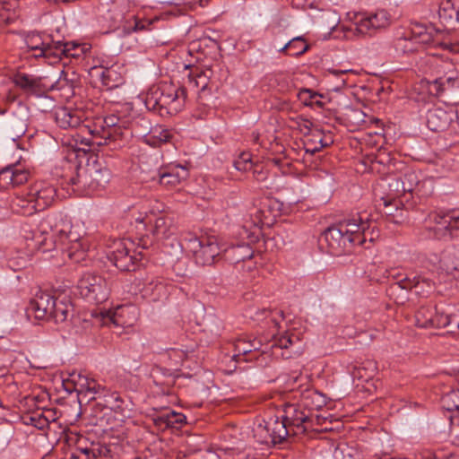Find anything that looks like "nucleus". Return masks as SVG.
Returning a JSON list of instances; mask_svg holds the SVG:
<instances>
[{"mask_svg":"<svg viewBox=\"0 0 459 459\" xmlns=\"http://www.w3.org/2000/svg\"><path fill=\"white\" fill-rule=\"evenodd\" d=\"M299 342L297 334L291 332H285L281 335H273L267 343H263L261 339L252 336H242L238 338L234 343L233 359L237 362L249 361L256 358V353H266L269 350L274 357L289 358L290 348Z\"/></svg>","mask_w":459,"mask_h":459,"instance_id":"f257e3e1","label":"nucleus"},{"mask_svg":"<svg viewBox=\"0 0 459 459\" xmlns=\"http://www.w3.org/2000/svg\"><path fill=\"white\" fill-rule=\"evenodd\" d=\"M136 123L123 119L116 115L108 116L98 119L92 126L86 125L91 139V145H112V148H118L123 145L125 140L134 134Z\"/></svg>","mask_w":459,"mask_h":459,"instance_id":"f03ea898","label":"nucleus"},{"mask_svg":"<svg viewBox=\"0 0 459 459\" xmlns=\"http://www.w3.org/2000/svg\"><path fill=\"white\" fill-rule=\"evenodd\" d=\"M186 98V87H175L164 83L151 89L145 98L148 109L158 111L161 116L175 115L181 110Z\"/></svg>","mask_w":459,"mask_h":459,"instance_id":"7ed1b4c3","label":"nucleus"},{"mask_svg":"<svg viewBox=\"0 0 459 459\" xmlns=\"http://www.w3.org/2000/svg\"><path fill=\"white\" fill-rule=\"evenodd\" d=\"M77 290L82 298L96 304L106 301L109 295L106 279L91 272L82 274L77 282Z\"/></svg>","mask_w":459,"mask_h":459,"instance_id":"20e7f679","label":"nucleus"},{"mask_svg":"<svg viewBox=\"0 0 459 459\" xmlns=\"http://www.w3.org/2000/svg\"><path fill=\"white\" fill-rule=\"evenodd\" d=\"M314 420H319V418H313V413L301 407L299 402L285 406L280 422H283L285 428L290 429V435H299L315 429Z\"/></svg>","mask_w":459,"mask_h":459,"instance_id":"39448f33","label":"nucleus"},{"mask_svg":"<svg viewBox=\"0 0 459 459\" xmlns=\"http://www.w3.org/2000/svg\"><path fill=\"white\" fill-rule=\"evenodd\" d=\"M111 178L109 169L98 160L87 165L82 172H78L76 178H72L70 183L87 187L91 191L105 187Z\"/></svg>","mask_w":459,"mask_h":459,"instance_id":"423d86ee","label":"nucleus"},{"mask_svg":"<svg viewBox=\"0 0 459 459\" xmlns=\"http://www.w3.org/2000/svg\"><path fill=\"white\" fill-rule=\"evenodd\" d=\"M133 243L124 239L115 240L108 255L111 263L120 271H134L143 255L142 252L133 250Z\"/></svg>","mask_w":459,"mask_h":459,"instance_id":"0eeeda50","label":"nucleus"},{"mask_svg":"<svg viewBox=\"0 0 459 459\" xmlns=\"http://www.w3.org/2000/svg\"><path fill=\"white\" fill-rule=\"evenodd\" d=\"M427 229L431 236L437 239L448 238L454 230H459V209H452L446 212H432L426 220Z\"/></svg>","mask_w":459,"mask_h":459,"instance_id":"6e6552de","label":"nucleus"},{"mask_svg":"<svg viewBox=\"0 0 459 459\" xmlns=\"http://www.w3.org/2000/svg\"><path fill=\"white\" fill-rule=\"evenodd\" d=\"M253 433L258 443L270 446L282 443L290 436V429L285 428L283 422H280L279 417H271L257 424Z\"/></svg>","mask_w":459,"mask_h":459,"instance_id":"1a4fd4ad","label":"nucleus"},{"mask_svg":"<svg viewBox=\"0 0 459 459\" xmlns=\"http://www.w3.org/2000/svg\"><path fill=\"white\" fill-rule=\"evenodd\" d=\"M70 227V221L64 219L59 214H48L44 217L37 226V230L26 233L24 238L27 239L36 240L41 236H49L51 240L55 243L57 240L59 233H64L65 230Z\"/></svg>","mask_w":459,"mask_h":459,"instance_id":"9d476101","label":"nucleus"},{"mask_svg":"<svg viewBox=\"0 0 459 459\" xmlns=\"http://www.w3.org/2000/svg\"><path fill=\"white\" fill-rule=\"evenodd\" d=\"M343 228L338 223L329 226L322 234L320 241L325 243L327 250L333 255H342L351 252L353 247L351 238H348L343 233Z\"/></svg>","mask_w":459,"mask_h":459,"instance_id":"9b49d317","label":"nucleus"},{"mask_svg":"<svg viewBox=\"0 0 459 459\" xmlns=\"http://www.w3.org/2000/svg\"><path fill=\"white\" fill-rule=\"evenodd\" d=\"M343 228V233L348 238H351L352 247L363 245L366 241L367 231L370 227V221L361 213H357L351 217L343 219L337 222Z\"/></svg>","mask_w":459,"mask_h":459,"instance_id":"f8f14e48","label":"nucleus"},{"mask_svg":"<svg viewBox=\"0 0 459 459\" xmlns=\"http://www.w3.org/2000/svg\"><path fill=\"white\" fill-rule=\"evenodd\" d=\"M100 314L104 325L112 324L121 327L133 326L138 318V310L132 305L118 306L114 310H106Z\"/></svg>","mask_w":459,"mask_h":459,"instance_id":"ddd939ff","label":"nucleus"},{"mask_svg":"<svg viewBox=\"0 0 459 459\" xmlns=\"http://www.w3.org/2000/svg\"><path fill=\"white\" fill-rule=\"evenodd\" d=\"M213 72L210 67L194 66L190 68L188 87L202 96H206L212 91V76Z\"/></svg>","mask_w":459,"mask_h":459,"instance_id":"4468645a","label":"nucleus"},{"mask_svg":"<svg viewBox=\"0 0 459 459\" xmlns=\"http://www.w3.org/2000/svg\"><path fill=\"white\" fill-rule=\"evenodd\" d=\"M390 16L385 10L377 11L368 16L361 17L355 22L354 30L359 35L371 34L390 25Z\"/></svg>","mask_w":459,"mask_h":459,"instance_id":"2eb2a0df","label":"nucleus"},{"mask_svg":"<svg viewBox=\"0 0 459 459\" xmlns=\"http://www.w3.org/2000/svg\"><path fill=\"white\" fill-rule=\"evenodd\" d=\"M29 192L39 211L49 207L56 196V188L47 182L35 183L29 188Z\"/></svg>","mask_w":459,"mask_h":459,"instance_id":"dca6fc26","label":"nucleus"},{"mask_svg":"<svg viewBox=\"0 0 459 459\" xmlns=\"http://www.w3.org/2000/svg\"><path fill=\"white\" fill-rule=\"evenodd\" d=\"M56 299L49 292L39 290L31 299L28 309L34 315L35 318L46 320L51 315Z\"/></svg>","mask_w":459,"mask_h":459,"instance_id":"f3484780","label":"nucleus"},{"mask_svg":"<svg viewBox=\"0 0 459 459\" xmlns=\"http://www.w3.org/2000/svg\"><path fill=\"white\" fill-rule=\"evenodd\" d=\"M25 41L30 50L38 52L34 54L36 57H44L48 59L49 63H53L56 42L52 41L48 37L43 39L38 33L29 34Z\"/></svg>","mask_w":459,"mask_h":459,"instance_id":"a211bd4d","label":"nucleus"},{"mask_svg":"<svg viewBox=\"0 0 459 459\" xmlns=\"http://www.w3.org/2000/svg\"><path fill=\"white\" fill-rule=\"evenodd\" d=\"M54 48L55 55L53 63H56L64 57L75 59L82 58L91 48L88 44H79L73 41H56V47H54Z\"/></svg>","mask_w":459,"mask_h":459,"instance_id":"6ab92c4d","label":"nucleus"},{"mask_svg":"<svg viewBox=\"0 0 459 459\" xmlns=\"http://www.w3.org/2000/svg\"><path fill=\"white\" fill-rule=\"evenodd\" d=\"M454 117V113L443 108H430L426 116L427 126L433 132H443L449 127Z\"/></svg>","mask_w":459,"mask_h":459,"instance_id":"aec40b11","label":"nucleus"},{"mask_svg":"<svg viewBox=\"0 0 459 459\" xmlns=\"http://www.w3.org/2000/svg\"><path fill=\"white\" fill-rule=\"evenodd\" d=\"M140 222L144 224H151L152 226V234L158 239H166L175 234L176 228L173 224L172 219L166 216H160L154 220L147 215L146 217L139 220Z\"/></svg>","mask_w":459,"mask_h":459,"instance_id":"412c9836","label":"nucleus"},{"mask_svg":"<svg viewBox=\"0 0 459 459\" xmlns=\"http://www.w3.org/2000/svg\"><path fill=\"white\" fill-rule=\"evenodd\" d=\"M29 172L17 167H6L0 170V189L6 190L27 182Z\"/></svg>","mask_w":459,"mask_h":459,"instance_id":"4be33fe9","label":"nucleus"},{"mask_svg":"<svg viewBox=\"0 0 459 459\" xmlns=\"http://www.w3.org/2000/svg\"><path fill=\"white\" fill-rule=\"evenodd\" d=\"M119 67L106 66V69H100L99 67H91V74L93 76L99 77L103 84L108 90L115 89L123 83V77L118 72Z\"/></svg>","mask_w":459,"mask_h":459,"instance_id":"5701e85b","label":"nucleus"},{"mask_svg":"<svg viewBox=\"0 0 459 459\" xmlns=\"http://www.w3.org/2000/svg\"><path fill=\"white\" fill-rule=\"evenodd\" d=\"M220 254L221 251L216 238L213 236L204 237V244L195 260L198 264L211 265Z\"/></svg>","mask_w":459,"mask_h":459,"instance_id":"b1692460","label":"nucleus"},{"mask_svg":"<svg viewBox=\"0 0 459 459\" xmlns=\"http://www.w3.org/2000/svg\"><path fill=\"white\" fill-rule=\"evenodd\" d=\"M54 116L56 125L63 129L74 128L82 123L80 112L66 107L57 108Z\"/></svg>","mask_w":459,"mask_h":459,"instance_id":"393cba45","label":"nucleus"},{"mask_svg":"<svg viewBox=\"0 0 459 459\" xmlns=\"http://www.w3.org/2000/svg\"><path fill=\"white\" fill-rule=\"evenodd\" d=\"M13 82L28 94H39L46 89L40 78L22 73L14 75Z\"/></svg>","mask_w":459,"mask_h":459,"instance_id":"a878e982","label":"nucleus"},{"mask_svg":"<svg viewBox=\"0 0 459 459\" xmlns=\"http://www.w3.org/2000/svg\"><path fill=\"white\" fill-rule=\"evenodd\" d=\"M245 316L254 321H263L270 316L271 322L278 326L280 320L284 319V313L282 310L260 308L256 306H250L245 311Z\"/></svg>","mask_w":459,"mask_h":459,"instance_id":"bb28decb","label":"nucleus"},{"mask_svg":"<svg viewBox=\"0 0 459 459\" xmlns=\"http://www.w3.org/2000/svg\"><path fill=\"white\" fill-rule=\"evenodd\" d=\"M189 176L188 170L184 167H176L168 172L159 173V182L168 188H174L185 181Z\"/></svg>","mask_w":459,"mask_h":459,"instance_id":"cd10ccee","label":"nucleus"},{"mask_svg":"<svg viewBox=\"0 0 459 459\" xmlns=\"http://www.w3.org/2000/svg\"><path fill=\"white\" fill-rule=\"evenodd\" d=\"M459 13V0H443L438 9L440 21L446 26L457 23Z\"/></svg>","mask_w":459,"mask_h":459,"instance_id":"c85d7f7f","label":"nucleus"},{"mask_svg":"<svg viewBox=\"0 0 459 459\" xmlns=\"http://www.w3.org/2000/svg\"><path fill=\"white\" fill-rule=\"evenodd\" d=\"M13 211L22 215L30 216L39 212L33 198H30V192L17 195L11 204Z\"/></svg>","mask_w":459,"mask_h":459,"instance_id":"c756f323","label":"nucleus"},{"mask_svg":"<svg viewBox=\"0 0 459 459\" xmlns=\"http://www.w3.org/2000/svg\"><path fill=\"white\" fill-rule=\"evenodd\" d=\"M142 295L151 301L160 300L166 295V286L158 278L147 277L142 289Z\"/></svg>","mask_w":459,"mask_h":459,"instance_id":"7c9ffc66","label":"nucleus"},{"mask_svg":"<svg viewBox=\"0 0 459 459\" xmlns=\"http://www.w3.org/2000/svg\"><path fill=\"white\" fill-rule=\"evenodd\" d=\"M299 402L300 406L310 413L322 409L326 404L325 395L314 389L306 390Z\"/></svg>","mask_w":459,"mask_h":459,"instance_id":"2f4dec72","label":"nucleus"},{"mask_svg":"<svg viewBox=\"0 0 459 459\" xmlns=\"http://www.w3.org/2000/svg\"><path fill=\"white\" fill-rule=\"evenodd\" d=\"M253 255L254 251L247 244L232 246L224 250L225 259L232 264H239L240 262L250 260Z\"/></svg>","mask_w":459,"mask_h":459,"instance_id":"473e14b6","label":"nucleus"},{"mask_svg":"<svg viewBox=\"0 0 459 459\" xmlns=\"http://www.w3.org/2000/svg\"><path fill=\"white\" fill-rule=\"evenodd\" d=\"M172 138L170 130L163 126L157 125L152 127L149 133L144 135V142L153 147L168 143Z\"/></svg>","mask_w":459,"mask_h":459,"instance_id":"72a5a7b5","label":"nucleus"},{"mask_svg":"<svg viewBox=\"0 0 459 459\" xmlns=\"http://www.w3.org/2000/svg\"><path fill=\"white\" fill-rule=\"evenodd\" d=\"M53 307L49 318H47L46 320H52L56 324L65 322L69 314L73 311L72 304L65 298L61 299L56 298L53 303Z\"/></svg>","mask_w":459,"mask_h":459,"instance_id":"f704fd0d","label":"nucleus"},{"mask_svg":"<svg viewBox=\"0 0 459 459\" xmlns=\"http://www.w3.org/2000/svg\"><path fill=\"white\" fill-rule=\"evenodd\" d=\"M186 416L174 411H166L154 419L155 425L159 428H179L186 422Z\"/></svg>","mask_w":459,"mask_h":459,"instance_id":"c9c22d12","label":"nucleus"},{"mask_svg":"<svg viewBox=\"0 0 459 459\" xmlns=\"http://www.w3.org/2000/svg\"><path fill=\"white\" fill-rule=\"evenodd\" d=\"M60 248L64 255H66L71 261L78 264L86 259L89 251V243L88 241L71 243V245Z\"/></svg>","mask_w":459,"mask_h":459,"instance_id":"e433bc0d","label":"nucleus"},{"mask_svg":"<svg viewBox=\"0 0 459 459\" xmlns=\"http://www.w3.org/2000/svg\"><path fill=\"white\" fill-rule=\"evenodd\" d=\"M27 127L28 123L25 115L17 117L13 114L8 122V132L13 140L22 137L26 133Z\"/></svg>","mask_w":459,"mask_h":459,"instance_id":"4c0bfd02","label":"nucleus"},{"mask_svg":"<svg viewBox=\"0 0 459 459\" xmlns=\"http://www.w3.org/2000/svg\"><path fill=\"white\" fill-rule=\"evenodd\" d=\"M456 83V80L452 77H440L432 82L429 91L432 94L440 97L451 91Z\"/></svg>","mask_w":459,"mask_h":459,"instance_id":"58836bf2","label":"nucleus"},{"mask_svg":"<svg viewBox=\"0 0 459 459\" xmlns=\"http://www.w3.org/2000/svg\"><path fill=\"white\" fill-rule=\"evenodd\" d=\"M88 241L86 238H82L81 235L74 230V226L70 222V227L68 230H65L64 233H59L57 237V240L55 239V246L56 247H63L71 243L76 242H85Z\"/></svg>","mask_w":459,"mask_h":459,"instance_id":"ea45409f","label":"nucleus"},{"mask_svg":"<svg viewBox=\"0 0 459 459\" xmlns=\"http://www.w3.org/2000/svg\"><path fill=\"white\" fill-rule=\"evenodd\" d=\"M408 35L420 46L430 44L433 41L432 34L421 24H415Z\"/></svg>","mask_w":459,"mask_h":459,"instance_id":"a19ab883","label":"nucleus"},{"mask_svg":"<svg viewBox=\"0 0 459 459\" xmlns=\"http://www.w3.org/2000/svg\"><path fill=\"white\" fill-rule=\"evenodd\" d=\"M16 0H0V22L10 23L16 17Z\"/></svg>","mask_w":459,"mask_h":459,"instance_id":"79ce46f5","label":"nucleus"},{"mask_svg":"<svg viewBox=\"0 0 459 459\" xmlns=\"http://www.w3.org/2000/svg\"><path fill=\"white\" fill-rule=\"evenodd\" d=\"M446 273L454 278L459 277V249L449 252L443 259Z\"/></svg>","mask_w":459,"mask_h":459,"instance_id":"37998d69","label":"nucleus"},{"mask_svg":"<svg viewBox=\"0 0 459 459\" xmlns=\"http://www.w3.org/2000/svg\"><path fill=\"white\" fill-rule=\"evenodd\" d=\"M77 385L80 387V392H85L86 394L91 395L98 394L101 389V385H99L94 379L81 374L78 375ZM93 398L94 396L90 397V399Z\"/></svg>","mask_w":459,"mask_h":459,"instance_id":"c03bdc74","label":"nucleus"},{"mask_svg":"<svg viewBox=\"0 0 459 459\" xmlns=\"http://www.w3.org/2000/svg\"><path fill=\"white\" fill-rule=\"evenodd\" d=\"M434 312L431 307H421L415 314V322L419 327L429 328L433 325Z\"/></svg>","mask_w":459,"mask_h":459,"instance_id":"a18cd8bd","label":"nucleus"},{"mask_svg":"<svg viewBox=\"0 0 459 459\" xmlns=\"http://www.w3.org/2000/svg\"><path fill=\"white\" fill-rule=\"evenodd\" d=\"M419 45L407 34L399 37L394 41V48L402 53H412L418 51Z\"/></svg>","mask_w":459,"mask_h":459,"instance_id":"49530a36","label":"nucleus"},{"mask_svg":"<svg viewBox=\"0 0 459 459\" xmlns=\"http://www.w3.org/2000/svg\"><path fill=\"white\" fill-rule=\"evenodd\" d=\"M298 97L306 106L323 107V102L319 100L321 95L309 89H301L298 93Z\"/></svg>","mask_w":459,"mask_h":459,"instance_id":"de8ad7c7","label":"nucleus"},{"mask_svg":"<svg viewBox=\"0 0 459 459\" xmlns=\"http://www.w3.org/2000/svg\"><path fill=\"white\" fill-rule=\"evenodd\" d=\"M456 320H458V319L456 318V316L455 315H452V314H449L446 312H443V311H438L437 309L434 314L432 327H437V328L449 327L450 325H455V322Z\"/></svg>","mask_w":459,"mask_h":459,"instance_id":"09e8293b","label":"nucleus"},{"mask_svg":"<svg viewBox=\"0 0 459 459\" xmlns=\"http://www.w3.org/2000/svg\"><path fill=\"white\" fill-rule=\"evenodd\" d=\"M376 367L372 362L368 363V367H355L351 372L352 377L361 382H368L374 376Z\"/></svg>","mask_w":459,"mask_h":459,"instance_id":"8fccbe9b","label":"nucleus"},{"mask_svg":"<svg viewBox=\"0 0 459 459\" xmlns=\"http://www.w3.org/2000/svg\"><path fill=\"white\" fill-rule=\"evenodd\" d=\"M335 459H360V453L353 446L340 444L333 454Z\"/></svg>","mask_w":459,"mask_h":459,"instance_id":"3c124183","label":"nucleus"},{"mask_svg":"<svg viewBox=\"0 0 459 459\" xmlns=\"http://www.w3.org/2000/svg\"><path fill=\"white\" fill-rule=\"evenodd\" d=\"M290 52L292 56H299L307 52L309 46L306 43L303 37H296L289 41Z\"/></svg>","mask_w":459,"mask_h":459,"instance_id":"603ef678","label":"nucleus"},{"mask_svg":"<svg viewBox=\"0 0 459 459\" xmlns=\"http://www.w3.org/2000/svg\"><path fill=\"white\" fill-rule=\"evenodd\" d=\"M442 405L446 411L459 412V389L446 394L442 397Z\"/></svg>","mask_w":459,"mask_h":459,"instance_id":"864d4df0","label":"nucleus"},{"mask_svg":"<svg viewBox=\"0 0 459 459\" xmlns=\"http://www.w3.org/2000/svg\"><path fill=\"white\" fill-rule=\"evenodd\" d=\"M78 451L80 455H74V458L77 459H99V455L102 454L103 451L107 452V448H100V447H84V448H78Z\"/></svg>","mask_w":459,"mask_h":459,"instance_id":"5fc2aeb1","label":"nucleus"},{"mask_svg":"<svg viewBox=\"0 0 459 459\" xmlns=\"http://www.w3.org/2000/svg\"><path fill=\"white\" fill-rule=\"evenodd\" d=\"M78 451L80 455H74V458L77 459H99V455L102 454L103 451L107 452V448H100V447H84V448H78Z\"/></svg>","mask_w":459,"mask_h":459,"instance_id":"6e6d98bb","label":"nucleus"},{"mask_svg":"<svg viewBox=\"0 0 459 459\" xmlns=\"http://www.w3.org/2000/svg\"><path fill=\"white\" fill-rule=\"evenodd\" d=\"M78 451L80 455H74V458L77 459H99V455L102 454L103 451L107 452V448H100V447H84V448H78Z\"/></svg>","mask_w":459,"mask_h":459,"instance_id":"4d7b16f0","label":"nucleus"},{"mask_svg":"<svg viewBox=\"0 0 459 459\" xmlns=\"http://www.w3.org/2000/svg\"><path fill=\"white\" fill-rule=\"evenodd\" d=\"M204 244V237L197 238L195 236H191L185 239L186 248L191 252L195 259L197 254H199L203 245Z\"/></svg>","mask_w":459,"mask_h":459,"instance_id":"13d9d810","label":"nucleus"},{"mask_svg":"<svg viewBox=\"0 0 459 459\" xmlns=\"http://www.w3.org/2000/svg\"><path fill=\"white\" fill-rule=\"evenodd\" d=\"M389 186L394 189V195L400 196L406 192H411L413 190V184L406 185L405 181L401 178H394L389 183Z\"/></svg>","mask_w":459,"mask_h":459,"instance_id":"bf43d9fd","label":"nucleus"},{"mask_svg":"<svg viewBox=\"0 0 459 459\" xmlns=\"http://www.w3.org/2000/svg\"><path fill=\"white\" fill-rule=\"evenodd\" d=\"M108 403L111 410L121 413L128 407V403L117 394H112Z\"/></svg>","mask_w":459,"mask_h":459,"instance_id":"052dcab7","label":"nucleus"},{"mask_svg":"<svg viewBox=\"0 0 459 459\" xmlns=\"http://www.w3.org/2000/svg\"><path fill=\"white\" fill-rule=\"evenodd\" d=\"M30 423L39 429H44L49 424V419L48 416L44 415L42 412L34 413L29 418Z\"/></svg>","mask_w":459,"mask_h":459,"instance_id":"680f3d73","label":"nucleus"},{"mask_svg":"<svg viewBox=\"0 0 459 459\" xmlns=\"http://www.w3.org/2000/svg\"><path fill=\"white\" fill-rule=\"evenodd\" d=\"M333 143L331 138H326L323 136V134L321 133L320 138L318 140V144L315 145L314 148H307V152H310L314 154L316 152H319L324 147L329 146Z\"/></svg>","mask_w":459,"mask_h":459,"instance_id":"e2e57ef3","label":"nucleus"},{"mask_svg":"<svg viewBox=\"0 0 459 459\" xmlns=\"http://www.w3.org/2000/svg\"><path fill=\"white\" fill-rule=\"evenodd\" d=\"M234 166L238 170L245 171L250 169L252 167V164L249 159L247 158L245 154H243L239 160L234 162Z\"/></svg>","mask_w":459,"mask_h":459,"instance_id":"0e129e2a","label":"nucleus"},{"mask_svg":"<svg viewBox=\"0 0 459 459\" xmlns=\"http://www.w3.org/2000/svg\"><path fill=\"white\" fill-rule=\"evenodd\" d=\"M153 20H135L134 30H150V26L152 24Z\"/></svg>","mask_w":459,"mask_h":459,"instance_id":"69168bd1","label":"nucleus"},{"mask_svg":"<svg viewBox=\"0 0 459 459\" xmlns=\"http://www.w3.org/2000/svg\"><path fill=\"white\" fill-rule=\"evenodd\" d=\"M321 133L322 132H320L319 130H315L311 133L310 136L307 139V141L305 143L307 152V148H309L308 146L310 144H315V145L318 144V140L320 138Z\"/></svg>","mask_w":459,"mask_h":459,"instance_id":"338daca9","label":"nucleus"},{"mask_svg":"<svg viewBox=\"0 0 459 459\" xmlns=\"http://www.w3.org/2000/svg\"><path fill=\"white\" fill-rule=\"evenodd\" d=\"M401 283H402V288H403V289H408V288H412V287L418 288L419 285L420 284V278L414 277L411 281L410 279L405 278L401 281Z\"/></svg>","mask_w":459,"mask_h":459,"instance_id":"774afa93","label":"nucleus"}]
</instances>
